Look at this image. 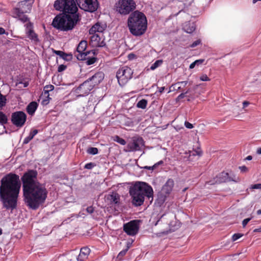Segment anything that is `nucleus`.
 I'll return each instance as SVG.
<instances>
[{"label":"nucleus","mask_w":261,"mask_h":261,"mask_svg":"<svg viewBox=\"0 0 261 261\" xmlns=\"http://www.w3.org/2000/svg\"><path fill=\"white\" fill-rule=\"evenodd\" d=\"M6 98L5 96L3 95L0 93V108H3L4 106H5L6 103Z\"/></svg>","instance_id":"obj_34"},{"label":"nucleus","mask_w":261,"mask_h":261,"mask_svg":"<svg viewBox=\"0 0 261 261\" xmlns=\"http://www.w3.org/2000/svg\"><path fill=\"white\" fill-rule=\"evenodd\" d=\"M87 42L86 41H82L78 45L76 50L77 51L81 54V57L83 56V53L87 47Z\"/></svg>","instance_id":"obj_26"},{"label":"nucleus","mask_w":261,"mask_h":261,"mask_svg":"<svg viewBox=\"0 0 261 261\" xmlns=\"http://www.w3.org/2000/svg\"><path fill=\"white\" fill-rule=\"evenodd\" d=\"M147 104V101L145 99H143L138 101L137 104V107L139 108L144 109L146 108Z\"/></svg>","instance_id":"obj_29"},{"label":"nucleus","mask_w":261,"mask_h":261,"mask_svg":"<svg viewBox=\"0 0 261 261\" xmlns=\"http://www.w3.org/2000/svg\"><path fill=\"white\" fill-rule=\"evenodd\" d=\"M91 37L90 44L93 47H102L105 45V42L103 38L102 35L101 36L97 34H93Z\"/></svg>","instance_id":"obj_16"},{"label":"nucleus","mask_w":261,"mask_h":261,"mask_svg":"<svg viewBox=\"0 0 261 261\" xmlns=\"http://www.w3.org/2000/svg\"><path fill=\"white\" fill-rule=\"evenodd\" d=\"M163 161H161L159 162H158L157 164L158 165L162 164H163Z\"/></svg>","instance_id":"obj_64"},{"label":"nucleus","mask_w":261,"mask_h":261,"mask_svg":"<svg viewBox=\"0 0 261 261\" xmlns=\"http://www.w3.org/2000/svg\"><path fill=\"white\" fill-rule=\"evenodd\" d=\"M199 61H194L193 62V63H192L190 65V69H193L195 67V66L196 65L197 62H198Z\"/></svg>","instance_id":"obj_52"},{"label":"nucleus","mask_w":261,"mask_h":261,"mask_svg":"<svg viewBox=\"0 0 261 261\" xmlns=\"http://www.w3.org/2000/svg\"><path fill=\"white\" fill-rule=\"evenodd\" d=\"M36 171L30 170L21 177L25 202L33 210H36L42 204L47 195L45 186L38 181Z\"/></svg>","instance_id":"obj_1"},{"label":"nucleus","mask_w":261,"mask_h":261,"mask_svg":"<svg viewBox=\"0 0 261 261\" xmlns=\"http://www.w3.org/2000/svg\"><path fill=\"white\" fill-rule=\"evenodd\" d=\"M78 17L77 14L58 15L54 19L52 25L61 31L70 30L76 23Z\"/></svg>","instance_id":"obj_5"},{"label":"nucleus","mask_w":261,"mask_h":261,"mask_svg":"<svg viewBox=\"0 0 261 261\" xmlns=\"http://www.w3.org/2000/svg\"><path fill=\"white\" fill-rule=\"evenodd\" d=\"M133 71L127 66L120 68L117 72L116 76L121 86L125 85L132 78Z\"/></svg>","instance_id":"obj_8"},{"label":"nucleus","mask_w":261,"mask_h":261,"mask_svg":"<svg viewBox=\"0 0 261 261\" xmlns=\"http://www.w3.org/2000/svg\"><path fill=\"white\" fill-rule=\"evenodd\" d=\"M5 33V30L2 28H0V35L4 34Z\"/></svg>","instance_id":"obj_56"},{"label":"nucleus","mask_w":261,"mask_h":261,"mask_svg":"<svg viewBox=\"0 0 261 261\" xmlns=\"http://www.w3.org/2000/svg\"><path fill=\"white\" fill-rule=\"evenodd\" d=\"M204 60L203 59H199V60H197L195 61H199L198 62H197V63L196 64V65H198L202 64L204 62Z\"/></svg>","instance_id":"obj_55"},{"label":"nucleus","mask_w":261,"mask_h":261,"mask_svg":"<svg viewBox=\"0 0 261 261\" xmlns=\"http://www.w3.org/2000/svg\"><path fill=\"white\" fill-rule=\"evenodd\" d=\"M201 43V40L200 39H198L196 41H194L191 45V47H195L196 46L198 45Z\"/></svg>","instance_id":"obj_42"},{"label":"nucleus","mask_w":261,"mask_h":261,"mask_svg":"<svg viewBox=\"0 0 261 261\" xmlns=\"http://www.w3.org/2000/svg\"><path fill=\"white\" fill-rule=\"evenodd\" d=\"M189 92V90H188V91H187L185 93H181L180 94H179L178 97H177V100H179V99H181L185 97V94L188 93Z\"/></svg>","instance_id":"obj_46"},{"label":"nucleus","mask_w":261,"mask_h":261,"mask_svg":"<svg viewBox=\"0 0 261 261\" xmlns=\"http://www.w3.org/2000/svg\"><path fill=\"white\" fill-rule=\"evenodd\" d=\"M66 66L64 65H60L58 67V71L59 72H62V71L65 70L66 69Z\"/></svg>","instance_id":"obj_48"},{"label":"nucleus","mask_w":261,"mask_h":261,"mask_svg":"<svg viewBox=\"0 0 261 261\" xmlns=\"http://www.w3.org/2000/svg\"><path fill=\"white\" fill-rule=\"evenodd\" d=\"M87 212L89 214H92L94 212V209L92 206H89L86 208Z\"/></svg>","instance_id":"obj_50"},{"label":"nucleus","mask_w":261,"mask_h":261,"mask_svg":"<svg viewBox=\"0 0 261 261\" xmlns=\"http://www.w3.org/2000/svg\"><path fill=\"white\" fill-rule=\"evenodd\" d=\"M128 250V247L126 248L125 249H124L120 251L119 253L118 254L117 257L121 259L127 252Z\"/></svg>","instance_id":"obj_38"},{"label":"nucleus","mask_w":261,"mask_h":261,"mask_svg":"<svg viewBox=\"0 0 261 261\" xmlns=\"http://www.w3.org/2000/svg\"><path fill=\"white\" fill-rule=\"evenodd\" d=\"M249 105V102L247 101H244L243 102V109L247 107Z\"/></svg>","instance_id":"obj_53"},{"label":"nucleus","mask_w":261,"mask_h":261,"mask_svg":"<svg viewBox=\"0 0 261 261\" xmlns=\"http://www.w3.org/2000/svg\"><path fill=\"white\" fill-rule=\"evenodd\" d=\"M26 119L27 115L22 111L14 112L11 116V121L17 127H22L24 124Z\"/></svg>","instance_id":"obj_11"},{"label":"nucleus","mask_w":261,"mask_h":261,"mask_svg":"<svg viewBox=\"0 0 261 261\" xmlns=\"http://www.w3.org/2000/svg\"><path fill=\"white\" fill-rule=\"evenodd\" d=\"M257 214L258 215H260L261 214V210H258L257 211Z\"/></svg>","instance_id":"obj_62"},{"label":"nucleus","mask_w":261,"mask_h":261,"mask_svg":"<svg viewBox=\"0 0 261 261\" xmlns=\"http://www.w3.org/2000/svg\"><path fill=\"white\" fill-rule=\"evenodd\" d=\"M165 89L164 87H159L158 88V92L160 93H162Z\"/></svg>","instance_id":"obj_54"},{"label":"nucleus","mask_w":261,"mask_h":261,"mask_svg":"<svg viewBox=\"0 0 261 261\" xmlns=\"http://www.w3.org/2000/svg\"><path fill=\"white\" fill-rule=\"evenodd\" d=\"M80 9L89 12H93L98 7L97 0H75Z\"/></svg>","instance_id":"obj_9"},{"label":"nucleus","mask_w":261,"mask_h":261,"mask_svg":"<svg viewBox=\"0 0 261 261\" xmlns=\"http://www.w3.org/2000/svg\"><path fill=\"white\" fill-rule=\"evenodd\" d=\"M34 2V0H25L20 2L18 4L17 8L19 9L25 13H29L31 12L32 5Z\"/></svg>","instance_id":"obj_17"},{"label":"nucleus","mask_w":261,"mask_h":261,"mask_svg":"<svg viewBox=\"0 0 261 261\" xmlns=\"http://www.w3.org/2000/svg\"><path fill=\"white\" fill-rule=\"evenodd\" d=\"M54 53L56 55L61 57L62 58L65 59L66 54L64 52L60 50H54Z\"/></svg>","instance_id":"obj_39"},{"label":"nucleus","mask_w":261,"mask_h":261,"mask_svg":"<svg viewBox=\"0 0 261 261\" xmlns=\"http://www.w3.org/2000/svg\"><path fill=\"white\" fill-rule=\"evenodd\" d=\"M129 194L132 199V203L136 206H141L143 204L145 197L149 199H153V190L147 184L138 181L129 189Z\"/></svg>","instance_id":"obj_3"},{"label":"nucleus","mask_w":261,"mask_h":261,"mask_svg":"<svg viewBox=\"0 0 261 261\" xmlns=\"http://www.w3.org/2000/svg\"><path fill=\"white\" fill-rule=\"evenodd\" d=\"M106 199L110 204H118L119 203L120 197L117 193H113L112 194L108 195Z\"/></svg>","instance_id":"obj_21"},{"label":"nucleus","mask_w":261,"mask_h":261,"mask_svg":"<svg viewBox=\"0 0 261 261\" xmlns=\"http://www.w3.org/2000/svg\"><path fill=\"white\" fill-rule=\"evenodd\" d=\"M144 145V141L141 137H134L132 141L127 145V151H135L140 150Z\"/></svg>","instance_id":"obj_12"},{"label":"nucleus","mask_w":261,"mask_h":261,"mask_svg":"<svg viewBox=\"0 0 261 261\" xmlns=\"http://www.w3.org/2000/svg\"><path fill=\"white\" fill-rule=\"evenodd\" d=\"M114 140L122 145H124L126 144V141L125 140L118 136H115Z\"/></svg>","instance_id":"obj_31"},{"label":"nucleus","mask_w":261,"mask_h":261,"mask_svg":"<svg viewBox=\"0 0 261 261\" xmlns=\"http://www.w3.org/2000/svg\"><path fill=\"white\" fill-rule=\"evenodd\" d=\"M41 98L42 99L41 103L43 105H47L49 103V100L51 99L49 97V95L48 96V97H43L42 95H41Z\"/></svg>","instance_id":"obj_35"},{"label":"nucleus","mask_w":261,"mask_h":261,"mask_svg":"<svg viewBox=\"0 0 261 261\" xmlns=\"http://www.w3.org/2000/svg\"><path fill=\"white\" fill-rule=\"evenodd\" d=\"M24 13L23 11H22L19 9H17L16 8L13 9L12 14V16L14 18H17L22 22H27L29 20V18Z\"/></svg>","instance_id":"obj_18"},{"label":"nucleus","mask_w":261,"mask_h":261,"mask_svg":"<svg viewBox=\"0 0 261 261\" xmlns=\"http://www.w3.org/2000/svg\"><path fill=\"white\" fill-rule=\"evenodd\" d=\"M95 61H96V58L93 57V58L88 59L86 62L88 65H92L93 63H94L95 62Z\"/></svg>","instance_id":"obj_37"},{"label":"nucleus","mask_w":261,"mask_h":261,"mask_svg":"<svg viewBox=\"0 0 261 261\" xmlns=\"http://www.w3.org/2000/svg\"><path fill=\"white\" fill-rule=\"evenodd\" d=\"M114 7L118 13L126 15L136 9V3L134 0H119Z\"/></svg>","instance_id":"obj_7"},{"label":"nucleus","mask_w":261,"mask_h":261,"mask_svg":"<svg viewBox=\"0 0 261 261\" xmlns=\"http://www.w3.org/2000/svg\"><path fill=\"white\" fill-rule=\"evenodd\" d=\"M37 133L38 130L37 129H34L31 132L29 135L24 139L23 144L28 143Z\"/></svg>","instance_id":"obj_28"},{"label":"nucleus","mask_w":261,"mask_h":261,"mask_svg":"<svg viewBox=\"0 0 261 261\" xmlns=\"http://www.w3.org/2000/svg\"><path fill=\"white\" fill-rule=\"evenodd\" d=\"M90 250L88 247H83L81 249L79 255L77 257L78 261H84L87 258L90 254Z\"/></svg>","instance_id":"obj_22"},{"label":"nucleus","mask_w":261,"mask_h":261,"mask_svg":"<svg viewBox=\"0 0 261 261\" xmlns=\"http://www.w3.org/2000/svg\"><path fill=\"white\" fill-rule=\"evenodd\" d=\"M252 159V157L251 155H248L247 156L246 158H245V160H248V161H250V160H251Z\"/></svg>","instance_id":"obj_57"},{"label":"nucleus","mask_w":261,"mask_h":261,"mask_svg":"<svg viewBox=\"0 0 261 261\" xmlns=\"http://www.w3.org/2000/svg\"><path fill=\"white\" fill-rule=\"evenodd\" d=\"M254 231H257V232H260L261 231V228H258V229H256L254 230Z\"/></svg>","instance_id":"obj_61"},{"label":"nucleus","mask_w":261,"mask_h":261,"mask_svg":"<svg viewBox=\"0 0 261 261\" xmlns=\"http://www.w3.org/2000/svg\"><path fill=\"white\" fill-rule=\"evenodd\" d=\"M200 80L201 81H209L210 80L207 75L205 74H203L200 76Z\"/></svg>","instance_id":"obj_41"},{"label":"nucleus","mask_w":261,"mask_h":261,"mask_svg":"<svg viewBox=\"0 0 261 261\" xmlns=\"http://www.w3.org/2000/svg\"><path fill=\"white\" fill-rule=\"evenodd\" d=\"M144 168L147 169H153V167L145 166L144 167Z\"/></svg>","instance_id":"obj_60"},{"label":"nucleus","mask_w":261,"mask_h":261,"mask_svg":"<svg viewBox=\"0 0 261 261\" xmlns=\"http://www.w3.org/2000/svg\"><path fill=\"white\" fill-rule=\"evenodd\" d=\"M87 152L90 154L95 155L98 153V149L96 147H90L87 149Z\"/></svg>","instance_id":"obj_32"},{"label":"nucleus","mask_w":261,"mask_h":261,"mask_svg":"<svg viewBox=\"0 0 261 261\" xmlns=\"http://www.w3.org/2000/svg\"><path fill=\"white\" fill-rule=\"evenodd\" d=\"M38 107L37 103L35 101L31 102L27 107V111L29 114L32 115L36 111Z\"/></svg>","instance_id":"obj_24"},{"label":"nucleus","mask_w":261,"mask_h":261,"mask_svg":"<svg viewBox=\"0 0 261 261\" xmlns=\"http://www.w3.org/2000/svg\"><path fill=\"white\" fill-rule=\"evenodd\" d=\"M258 1H261V0H253V3L254 4Z\"/></svg>","instance_id":"obj_63"},{"label":"nucleus","mask_w":261,"mask_h":261,"mask_svg":"<svg viewBox=\"0 0 261 261\" xmlns=\"http://www.w3.org/2000/svg\"><path fill=\"white\" fill-rule=\"evenodd\" d=\"M251 219V218H250L245 219L242 222L243 227H245L247 224V223L250 221Z\"/></svg>","instance_id":"obj_47"},{"label":"nucleus","mask_w":261,"mask_h":261,"mask_svg":"<svg viewBox=\"0 0 261 261\" xmlns=\"http://www.w3.org/2000/svg\"><path fill=\"white\" fill-rule=\"evenodd\" d=\"M162 60H157L153 64L151 65L150 66V69L152 70H154L157 67H158L159 66H160L162 63Z\"/></svg>","instance_id":"obj_33"},{"label":"nucleus","mask_w":261,"mask_h":261,"mask_svg":"<svg viewBox=\"0 0 261 261\" xmlns=\"http://www.w3.org/2000/svg\"><path fill=\"white\" fill-rule=\"evenodd\" d=\"M188 84V81L179 82L176 83L175 85H183L184 86H186Z\"/></svg>","instance_id":"obj_51"},{"label":"nucleus","mask_w":261,"mask_h":261,"mask_svg":"<svg viewBox=\"0 0 261 261\" xmlns=\"http://www.w3.org/2000/svg\"><path fill=\"white\" fill-rule=\"evenodd\" d=\"M184 29L187 33H191L195 31V27L193 23L186 22L184 25Z\"/></svg>","instance_id":"obj_25"},{"label":"nucleus","mask_w":261,"mask_h":261,"mask_svg":"<svg viewBox=\"0 0 261 261\" xmlns=\"http://www.w3.org/2000/svg\"><path fill=\"white\" fill-rule=\"evenodd\" d=\"M7 116L3 112L0 111V124L4 125L7 123Z\"/></svg>","instance_id":"obj_30"},{"label":"nucleus","mask_w":261,"mask_h":261,"mask_svg":"<svg viewBox=\"0 0 261 261\" xmlns=\"http://www.w3.org/2000/svg\"><path fill=\"white\" fill-rule=\"evenodd\" d=\"M0 198L3 207L13 210L17 206L21 182L18 175L9 173L1 180Z\"/></svg>","instance_id":"obj_2"},{"label":"nucleus","mask_w":261,"mask_h":261,"mask_svg":"<svg viewBox=\"0 0 261 261\" xmlns=\"http://www.w3.org/2000/svg\"><path fill=\"white\" fill-rule=\"evenodd\" d=\"M230 181H234L237 182V180L231 178L229 177V174L227 172H222L219 173L216 177V181L212 182L210 181L208 183L210 185H213L215 184H220L222 182H225Z\"/></svg>","instance_id":"obj_15"},{"label":"nucleus","mask_w":261,"mask_h":261,"mask_svg":"<svg viewBox=\"0 0 261 261\" xmlns=\"http://www.w3.org/2000/svg\"><path fill=\"white\" fill-rule=\"evenodd\" d=\"M25 33L28 38L34 43H37L39 41L37 34L33 30V24L28 22L25 24Z\"/></svg>","instance_id":"obj_14"},{"label":"nucleus","mask_w":261,"mask_h":261,"mask_svg":"<svg viewBox=\"0 0 261 261\" xmlns=\"http://www.w3.org/2000/svg\"><path fill=\"white\" fill-rule=\"evenodd\" d=\"M185 126L187 128H189V129H191L193 127V125L192 124H191V123L188 122V121H185Z\"/></svg>","instance_id":"obj_49"},{"label":"nucleus","mask_w":261,"mask_h":261,"mask_svg":"<svg viewBox=\"0 0 261 261\" xmlns=\"http://www.w3.org/2000/svg\"><path fill=\"white\" fill-rule=\"evenodd\" d=\"M135 56V55L134 54H129L128 55V58L129 59H132Z\"/></svg>","instance_id":"obj_59"},{"label":"nucleus","mask_w":261,"mask_h":261,"mask_svg":"<svg viewBox=\"0 0 261 261\" xmlns=\"http://www.w3.org/2000/svg\"><path fill=\"white\" fill-rule=\"evenodd\" d=\"M95 166V165L94 163H89L86 164L85 165V168L87 169H91Z\"/></svg>","instance_id":"obj_40"},{"label":"nucleus","mask_w":261,"mask_h":261,"mask_svg":"<svg viewBox=\"0 0 261 261\" xmlns=\"http://www.w3.org/2000/svg\"><path fill=\"white\" fill-rule=\"evenodd\" d=\"M174 185V180L172 179H169L162 188L163 192L167 194H169L172 190Z\"/></svg>","instance_id":"obj_23"},{"label":"nucleus","mask_w":261,"mask_h":261,"mask_svg":"<svg viewBox=\"0 0 261 261\" xmlns=\"http://www.w3.org/2000/svg\"><path fill=\"white\" fill-rule=\"evenodd\" d=\"M93 88V85L91 84L90 81L87 80L77 88L76 93L80 96H84L88 94Z\"/></svg>","instance_id":"obj_13"},{"label":"nucleus","mask_w":261,"mask_h":261,"mask_svg":"<svg viewBox=\"0 0 261 261\" xmlns=\"http://www.w3.org/2000/svg\"><path fill=\"white\" fill-rule=\"evenodd\" d=\"M54 6L57 10L70 15L77 14V8L74 0H57Z\"/></svg>","instance_id":"obj_6"},{"label":"nucleus","mask_w":261,"mask_h":261,"mask_svg":"<svg viewBox=\"0 0 261 261\" xmlns=\"http://www.w3.org/2000/svg\"><path fill=\"white\" fill-rule=\"evenodd\" d=\"M127 26L132 34L138 36L143 34L147 29V19L145 15L136 11L132 13L127 19Z\"/></svg>","instance_id":"obj_4"},{"label":"nucleus","mask_w":261,"mask_h":261,"mask_svg":"<svg viewBox=\"0 0 261 261\" xmlns=\"http://www.w3.org/2000/svg\"><path fill=\"white\" fill-rule=\"evenodd\" d=\"M251 189H261V184H257L252 185L251 186Z\"/></svg>","instance_id":"obj_44"},{"label":"nucleus","mask_w":261,"mask_h":261,"mask_svg":"<svg viewBox=\"0 0 261 261\" xmlns=\"http://www.w3.org/2000/svg\"><path fill=\"white\" fill-rule=\"evenodd\" d=\"M239 168L241 170V171L242 172H247L249 170L248 168L247 167H246L245 166H240L239 167Z\"/></svg>","instance_id":"obj_45"},{"label":"nucleus","mask_w":261,"mask_h":261,"mask_svg":"<svg viewBox=\"0 0 261 261\" xmlns=\"http://www.w3.org/2000/svg\"><path fill=\"white\" fill-rule=\"evenodd\" d=\"M195 153H193V155H197L198 156H201L202 154V151L201 150L200 148H197L195 151Z\"/></svg>","instance_id":"obj_43"},{"label":"nucleus","mask_w":261,"mask_h":261,"mask_svg":"<svg viewBox=\"0 0 261 261\" xmlns=\"http://www.w3.org/2000/svg\"><path fill=\"white\" fill-rule=\"evenodd\" d=\"M103 73L101 72H98L87 80L90 81L91 84L93 85L94 87L95 86L99 84L103 80Z\"/></svg>","instance_id":"obj_19"},{"label":"nucleus","mask_w":261,"mask_h":261,"mask_svg":"<svg viewBox=\"0 0 261 261\" xmlns=\"http://www.w3.org/2000/svg\"><path fill=\"white\" fill-rule=\"evenodd\" d=\"M54 89V86L52 85H46L44 87V91L42 93L43 97H48L49 92Z\"/></svg>","instance_id":"obj_27"},{"label":"nucleus","mask_w":261,"mask_h":261,"mask_svg":"<svg viewBox=\"0 0 261 261\" xmlns=\"http://www.w3.org/2000/svg\"><path fill=\"white\" fill-rule=\"evenodd\" d=\"M243 236V235L242 233H234L232 236V241L233 242L236 241L237 240H238L239 239H240V238H241Z\"/></svg>","instance_id":"obj_36"},{"label":"nucleus","mask_w":261,"mask_h":261,"mask_svg":"<svg viewBox=\"0 0 261 261\" xmlns=\"http://www.w3.org/2000/svg\"><path fill=\"white\" fill-rule=\"evenodd\" d=\"M106 28V25L99 22H97L93 25L89 30V34H96L97 33H101Z\"/></svg>","instance_id":"obj_20"},{"label":"nucleus","mask_w":261,"mask_h":261,"mask_svg":"<svg viewBox=\"0 0 261 261\" xmlns=\"http://www.w3.org/2000/svg\"><path fill=\"white\" fill-rule=\"evenodd\" d=\"M139 221L132 220L123 224V230L128 235L134 236L136 235L139 228Z\"/></svg>","instance_id":"obj_10"},{"label":"nucleus","mask_w":261,"mask_h":261,"mask_svg":"<svg viewBox=\"0 0 261 261\" xmlns=\"http://www.w3.org/2000/svg\"><path fill=\"white\" fill-rule=\"evenodd\" d=\"M256 152H257V154H261V147L258 148L257 149Z\"/></svg>","instance_id":"obj_58"}]
</instances>
